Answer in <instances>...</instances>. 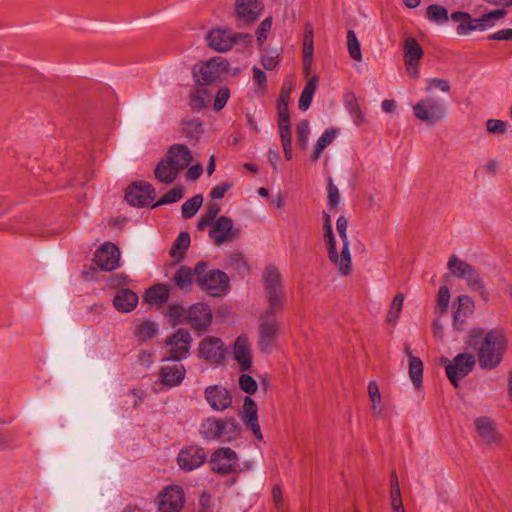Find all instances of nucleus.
<instances>
[{
    "label": "nucleus",
    "instance_id": "obj_3",
    "mask_svg": "<svg viewBox=\"0 0 512 512\" xmlns=\"http://www.w3.org/2000/svg\"><path fill=\"white\" fill-rule=\"evenodd\" d=\"M194 274L196 283L210 296L224 295L229 288V278L226 273L209 268L204 262H199L195 266Z\"/></svg>",
    "mask_w": 512,
    "mask_h": 512
},
{
    "label": "nucleus",
    "instance_id": "obj_28",
    "mask_svg": "<svg viewBox=\"0 0 512 512\" xmlns=\"http://www.w3.org/2000/svg\"><path fill=\"white\" fill-rule=\"evenodd\" d=\"M138 304V296L130 289H120L113 299L114 308L122 313L131 312Z\"/></svg>",
    "mask_w": 512,
    "mask_h": 512
},
{
    "label": "nucleus",
    "instance_id": "obj_33",
    "mask_svg": "<svg viewBox=\"0 0 512 512\" xmlns=\"http://www.w3.org/2000/svg\"><path fill=\"white\" fill-rule=\"evenodd\" d=\"M241 427L233 417L222 419L220 438L224 441H233L240 435Z\"/></svg>",
    "mask_w": 512,
    "mask_h": 512
},
{
    "label": "nucleus",
    "instance_id": "obj_48",
    "mask_svg": "<svg viewBox=\"0 0 512 512\" xmlns=\"http://www.w3.org/2000/svg\"><path fill=\"white\" fill-rule=\"evenodd\" d=\"M184 195L182 186H175L169 190L153 207L170 204L179 201Z\"/></svg>",
    "mask_w": 512,
    "mask_h": 512
},
{
    "label": "nucleus",
    "instance_id": "obj_56",
    "mask_svg": "<svg viewBox=\"0 0 512 512\" xmlns=\"http://www.w3.org/2000/svg\"><path fill=\"white\" fill-rule=\"evenodd\" d=\"M229 97H230L229 89L227 87H221L218 90L217 95L215 97L214 109L216 111H220L221 109H223L224 106L226 105Z\"/></svg>",
    "mask_w": 512,
    "mask_h": 512
},
{
    "label": "nucleus",
    "instance_id": "obj_59",
    "mask_svg": "<svg viewBox=\"0 0 512 512\" xmlns=\"http://www.w3.org/2000/svg\"><path fill=\"white\" fill-rule=\"evenodd\" d=\"M348 107H349V112L353 118L354 123L356 125L362 124L364 121V115H363L358 103L356 102V100L352 99L349 102Z\"/></svg>",
    "mask_w": 512,
    "mask_h": 512
},
{
    "label": "nucleus",
    "instance_id": "obj_12",
    "mask_svg": "<svg viewBox=\"0 0 512 512\" xmlns=\"http://www.w3.org/2000/svg\"><path fill=\"white\" fill-rule=\"evenodd\" d=\"M192 338L188 331L179 329L166 340V349L170 359L181 361L186 359L190 352Z\"/></svg>",
    "mask_w": 512,
    "mask_h": 512
},
{
    "label": "nucleus",
    "instance_id": "obj_32",
    "mask_svg": "<svg viewBox=\"0 0 512 512\" xmlns=\"http://www.w3.org/2000/svg\"><path fill=\"white\" fill-rule=\"evenodd\" d=\"M169 294L170 291L166 285L156 284L147 290L145 300L149 304L161 305L168 300Z\"/></svg>",
    "mask_w": 512,
    "mask_h": 512
},
{
    "label": "nucleus",
    "instance_id": "obj_24",
    "mask_svg": "<svg viewBox=\"0 0 512 512\" xmlns=\"http://www.w3.org/2000/svg\"><path fill=\"white\" fill-rule=\"evenodd\" d=\"M474 423L477 434L483 444L491 445L500 442L501 436L493 420L488 417H479L475 419Z\"/></svg>",
    "mask_w": 512,
    "mask_h": 512
},
{
    "label": "nucleus",
    "instance_id": "obj_53",
    "mask_svg": "<svg viewBox=\"0 0 512 512\" xmlns=\"http://www.w3.org/2000/svg\"><path fill=\"white\" fill-rule=\"evenodd\" d=\"M486 128L491 134H504L507 131V123L499 119H489Z\"/></svg>",
    "mask_w": 512,
    "mask_h": 512
},
{
    "label": "nucleus",
    "instance_id": "obj_57",
    "mask_svg": "<svg viewBox=\"0 0 512 512\" xmlns=\"http://www.w3.org/2000/svg\"><path fill=\"white\" fill-rule=\"evenodd\" d=\"M278 123H288L290 122V116L288 111V102L285 97H281L278 103Z\"/></svg>",
    "mask_w": 512,
    "mask_h": 512
},
{
    "label": "nucleus",
    "instance_id": "obj_22",
    "mask_svg": "<svg viewBox=\"0 0 512 512\" xmlns=\"http://www.w3.org/2000/svg\"><path fill=\"white\" fill-rule=\"evenodd\" d=\"M206 453L203 448L197 446H189L183 448L178 456L177 462L179 467L184 471H192L200 467L206 460Z\"/></svg>",
    "mask_w": 512,
    "mask_h": 512
},
{
    "label": "nucleus",
    "instance_id": "obj_40",
    "mask_svg": "<svg viewBox=\"0 0 512 512\" xmlns=\"http://www.w3.org/2000/svg\"><path fill=\"white\" fill-rule=\"evenodd\" d=\"M426 16L430 21L436 24H444L449 19L448 10L443 6L436 4L430 5L427 8Z\"/></svg>",
    "mask_w": 512,
    "mask_h": 512
},
{
    "label": "nucleus",
    "instance_id": "obj_43",
    "mask_svg": "<svg viewBox=\"0 0 512 512\" xmlns=\"http://www.w3.org/2000/svg\"><path fill=\"white\" fill-rule=\"evenodd\" d=\"M390 482H391L390 497H391L392 510L403 509L404 507H403L402 498H401L400 486H399L398 478L395 473H392Z\"/></svg>",
    "mask_w": 512,
    "mask_h": 512
},
{
    "label": "nucleus",
    "instance_id": "obj_63",
    "mask_svg": "<svg viewBox=\"0 0 512 512\" xmlns=\"http://www.w3.org/2000/svg\"><path fill=\"white\" fill-rule=\"evenodd\" d=\"M231 188V184L229 183H222V184H219L217 186H215L214 188H212L211 192H210V196L212 199H222L224 197V195L226 194V192Z\"/></svg>",
    "mask_w": 512,
    "mask_h": 512
},
{
    "label": "nucleus",
    "instance_id": "obj_34",
    "mask_svg": "<svg viewBox=\"0 0 512 512\" xmlns=\"http://www.w3.org/2000/svg\"><path fill=\"white\" fill-rule=\"evenodd\" d=\"M317 83L318 77L316 75L310 77V79L306 83L299 99V108L301 110L306 111L307 109H309L313 99V95L317 89Z\"/></svg>",
    "mask_w": 512,
    "mask_h": 512
},
{
    "label": "nucleus",
    "instance_id": "obj_16",
    "mask_svg": "<svg viewBox=\"0 0 512 512\" xmlns=\"http://www.w3.org/2000/svg\"><path fill=\"white\" fill-rule=\"evenodd\" d=\"M204 398L209 407L216 412H222L232 405V395L222 385L207 386L204 390Z\"/></svg>",
    "mask_w": 512,
    "mask_h": 512
},
{
    "label": "nucleus",
    "instance_id": "obj_39",
    "mask_svg": "<svg viewBox=\"0 0 512 512\" xmlns=\"http://www.w3.org/2000/svg\"><path fill=\"white\" fill-rule=\"evenodd\" d=\"M193 275L195 276L190 268L182 266L175 273L174 281L181 290H189L193 283Z\"/></svg>",
    "mask_w": 512,
    "mask_h": 512
},
{
    "label": "nucleus",
    "instance_id": "obj_37",
    "mask_svg": "<svg viewBox=\"0 0 512 512\" xmlns=\"http://www.w3.org/2000/svg\"><path fill=\"white\" fill-rule=\"evenodd\" d=\"M463 279L467 281V284L471 288V290L478 292L479 296L487 302L489 299L488 293L483 285L482 280L479 275L476 273L475 269H471V272L467 274Z\"/></svg>",
    "mask_w": 512,
    "mask_h": 512
},
{
    "label": "nucleus",
    "instance_id": "obj_13",
    "mask_svg": "<svg viewBox=\"0 0 512 512\" xmlns=\"http://www.w3.org/2000/svg\"><path fill=\"white\" fill-rule=\"evenodd\" d=\"M423 49L414 37H406L403 43V59L408 75L417 79L419 77V63L423 57Z\"/></svg>",
    "mask_w": 512,
    "mask_h": 512
},
{
    "label": "nucleus",
    "instance_id": "obj_52",
    "mask_svg": "<svg viewBox=\"0 0 512 512\" xmlns=\"http://www.w3.org/2000/svg\"><path fill=\"white\" fill-rule=\"evenodd\" d=\"M368 395L372 403V408L374 411H378L381 403V394L379 390V386L376 381H371L368 384Z\"/></svg>",
    "mask_w": 512,
    "mask_h": 512
},
{
    "label": "nucleus",
    "instance_id": "obj_17",
    "mask_svg": "<svg viewBox=\"0 0 512 512\" xmlns=\"http://www.w3.org/2000/svg\"><path fill=\"white\" fill-rule=\"evenodd\" d=\"M238 234L239 230L234 228L232 219L226 216L218 218L209 231V237L218 246L236 239Z\"/></svg>",
    "mask_w": 512,
    "mask_h": 512
},
{
    "label": "nucleus",
    "instance_id": "obj_45",
    "mask_svg": "<svg viewBox=\"0 0 512 512\" xmlns=\"http://www.w3.org/2000/svg\"><path fill=\"white\" fill-rule=\"evenodd\" d=\"M203 203V196L198 194L192 197L191 199L184 202L182 205V216L184 218L193 217Z\"/></svg>",
    "mask_w": 512,
    "mask_h": 512
},
{
    "label": "nucleus",
    "instance_id": "obj_41",
    "mask_svg": "<svg viewBox=\"0 0 512 512\" xmlns=\"http://www.w3.org/2000/svg\"><path fill=\"white\" fill-rule=\"evenodd\" d=\"M190 245V235L187 232H181L176 240L174 241V244L171 249V256L181 257L184 252L188 249Z\"/></svg>",
    "mask_w": 512,
    "mask_h": 512
},
{
    "label": "nucleus",
    "instance_id": "obj_15",
    "mask_svg": "<svg viewBox=\"0 0 512 512\" xmlns=\"http://www.w3.org/2000/svg\"><path fill=\"white\" fill-rule=\"evenodd\" d=\"M238 457L231 448H220L210 458L211 469L221 475L233 472L237 466Z\"/></svg>",
    "mask_w": 512,
    "mask_h": 512
},
{
    "label": "nucleus",
    "instance_id": "obj_7",
    "mask_svg": "<svg viewBox=\"0 0 512 512\" xmlns=\"http://www.w3.org/2000/svg\"><path fill=\"white\" fill-rule=\"evenodd\" d=\"M247 38H250L248 34L235 33L232 29L221 27L211 29L206 35L209 47L221 53L229 51L237 41Z\"/></svg>",
    "mask_w": 512,
    "mask_h": 512
},
{
    "label": "nucleus",
    "instance_id": "obj_62",
    "mask_svg": "<svg viewBox=\"0 0 512 512\" xmlns=\"http://www.w3.org/2000/svg\"><path fill=\"white\" fill-rule=\"evenodd\" d=\"M328 204L332 207H336L339 203V191L337 187L332 183V181H329L328 184Z\"/></svg>",
    "mask_w": 512,
    "mask_h": 512
},
{
    "label": "nucleus",
    "instance_id": "obj_60",
    "mask_svg": "<svg viewBox=\"0 0 512 512\" xmlns=\"http://www.w3.org/2000/svg\"><path fill=\"white\" fill-rule=\"evenodd\" d=\"M278 55L279 54L276 51H272L264 55L261 60L263 67L267 70L274 69L278 64Z\"/></svg>",
    "mask_w": 512,
    "mask_h": 512
},
{
    "label": "nucleus",
    "instance_id": "obj_10",
    "mask_svg": "<svg viewBox=\"0 0 512 512\" xmlns=\"http://www.w3.org/2000/svg\"><path fill=\"white\" fill-rule=\"evenodd\" d=\"M231 355L242 372L250 371L253 365V350L249 337L239 335L231 345Z\"/></svg>",
    "mask_w": 512,
    "mask_h": 512
},
{
    "label": "nucleus",
    "instance_id": "obj_14",
    "mask_svg": "<svg viewBox=\"0 0 512 512\" xmlns=\"http://www.w3.org/2000/svg\"><path fill=\"white\" fill-rule=\"evenodd\" d=\"M183 321L189 323L196 330H205L212 322V311L204 303H196L188 309H182Z\"/></svg>",
    "mask_w": 512,
    "mask_h": 512
},
{
    "label": "nucleus",
    "instance_id": "obj_20",
    "mask_svg": "<svg viewBox=\"0 0 512 512\" xmlns=\"http://www.w3.org/2000/svg\"><path fill=\"white\" fill-rule=\"evenodd\" d=\"M155 197V190L147 182H139L131 185L126 193L125 199L132 206L150 205Z\"/></svg>",
    "mask_w": 512,
    "mask_h": 512
},
{
    "label": "nucleus",
    "instance_id": "obj_47",
    "mask_svg": "<svg viewBox=\"0 0 512 512\" xmlns=\"http://www.w3.org/2000/svg\"><path fill=\"white\" fill-rule=\"evenodd\" d=\"M210 95L205 88H198L190 94V102L194 108L201 109L208 105Z\"/></svg>",
    "mask_w": 512,
    "mask_h": 512
},
{
    "label": "nucleus",
    "instance_id": "obj_23",
    "mask_svg": "<svg viewBox=\"0 0 512 512\" xmlns=\"http://www.w3.org/2000/svg\"><path fill=\"white\" fill-rule=\"evenodd\" d=\"M186 369L183 364L178 361L165 364L161 367L159 379L162 385L173 388L179 386L184 380Z\"/></svg>",
    "mask_w": 512,
    "mask_h": 512
},
{
    "label": "nucleus",
    "instance_id": "obj_25",
    "mask_svg": "<svg viewBox=\"0 0 512 512\" xmlns=\"http://www.w3.org/2000/svg\"><path fill=\"white\" fill-rule=\"evenodd\" d=\"M257 412L258 409L255 401L248 396L245 397L243 403L242 420L246 427L253 432L254 436L259 441H261L263 439V435L258 422Z\"/></svg>",
    "mask_w": 512,
    "mask_h": 512
},
{
    "label": "nucleus",
    "instance_id": "obj_38",
    "mask_svg": "<svg viewBox=\"0 0 512 512\" xmlns=\"http://www.w3.org/2000/svg\"><path fill=\"white\" fill-rule=\"evenodd\" d=\"M447 267L453 275L462 279L471 272V269H473L470 264L458 259L456 256H451L449 258Z\"/></svg>",
    "mask_w": 512,
    "mask_h": 512
},
{
    "label": "nucleus",
    "instance_id": "obj_58",
    "mask_svg": "<svg viewBox=\"0 0 512 512\" xmlns=\"http://www.w3.org/2000/svg\"><path fill=\"white\" fill-rule=\"evenodd\" d=\"M199 512H214L212 497L206 492H202L199 496Z\"/></svg>",
    "mask_w": 512,
    "mask_h": 512
},
{
    "label": "nucleus",
    "instance_id": "obj_21",
    "mask_svg": "<svg viewBox=\"0 0 512 512\" xmlns=\"http://www.w3.org/2000/svg\"><path fill=\"white\" fill-rule=\"evenodd\" d=\"M264 9L261 0H236L235 15L238 21L251 24L255 22Z\"/></svg>",
    "mask_w": 512,
    "mask_h": 512
},
{
    "label": "nucleus",
    "instance_id": "obj_42",
    "mask_svg": "<svg viewBox=\"0 0 512 512\" xmlns=\"http://www.w3.org/2000/svg\"><path fill=\"white\" fill-rule=\"evenodd\" d=\"M403 302H404V295L402 293H398L392 303H391V307L387 313V322L390 323V324H396V322L398 321L399 319V316L401 314V311H402V307H403Z\"/></svg>",
    "mask_w": 512,
    "mask_h": 512
},
{
    "label": "nucleus",
    "instance_id": "obj_18",
    "mask_svg": "<svg viewBox=\"0 0 512 512\" xmlns=\"http://www.w3.org/2000/svg\"><path fill=\"white\" fill-rule=\"evenodd\" d=\"M226 354L224 342L217 337H205L199 344V356L210 363L220 364Z\"/></svg>",
    "mask_w": 512,
    "mask_h": 512
},
{
    "label": "nucleus",
    "instance_id": "obj_4",
    "mask_svg": "<svg viewBox=\"0 0 512 512\" xmlns=\"http://www.w3.org/2000/svg\"><path fill=\"white\" fill-rule=\"evenodd\" d=\"M264 288L268 299V313H279L284 308L285 295L279 270L269 266L263 273Z\"/></svg>",
    "mask_w": 512,
    "mask_h": 512
},
{
    "label": "nucleus",
    "instance_id": "obj_51",
    "mask_svg": "<svg viewBox=\"0 0 512 512\" xmlns=\"http://www.w3.org/2000/svg\"><path fill=\"white\" fill-rule=\"evenodd\" d=\"M239 387L248 394H254L257 391L258 384L250 375L242 374L239 377Z\"/></svg>",
    "mask_w": 512,
    "mask_h": 512
},
{
    "label": "nucleus",
    "instance_id": "obj_49",
    "mask_svg": "<svg viewBox=\"0 0 512 512\" xmlns=\"http://www.w3.org/2000/svg\"><path fill=\"white\" fill-rule=\"evenodd\" d=\"M297 141L302 148H306L309 135H310V125L307 120H301L297 124Z\"/></svg>",
    "mask_w": 512,
    "mask_h": 512
},
{
    "label": "nucleus",
    "instance_id": "obj_64",
    "mask_svg": "<svg viewBox=\"0 0 512 512\" xmlns=\"http://www.w3.org/2000/svg\"><path fill=\"white\" fill-rule=\"evenodd\" d=\"M489 40H511L512 39V29H503L499 30L493 34H490L488 36Z\"/></svg>",
    "mask_w": 512,
    "mask_h": 512
},
{
    "label": "nucleus",
    "instance_id": "obj_61",
    "mask_svg": "<svg viewBox=\"0 0 512 512\" xmlns=\"http://www.w3.org/2000/svg\"><path fill=\"white\" fill-rule=\"evenodd\" d=\"M279 135L282 144L292 143L290 122L278 123Z\"/></svg>",
    "mask_w": 512,
    "mask_h": 512
},
{
    "label": "nucleus",
    "instance_id": "obj_5",
    "mask_svg": "<svg viewBox=\"0 0 512 512\" xmlns=\"http://www.w3.org/2000/svg\"><path fill=\"white\" fill-rule=\"evenodd\" d=\"M413 114L416 119L428 126H433L442 121L446 116L444 104L433 97L420 99L413 105Z\"/></svg>",
    "mask_w": 512,
    "mask_h": 512
},
{
    "label": "nucleus",
    "instance_id": "obj_44",
    "mask_svg": "<svg viewBox=\"0 0 512 512\" xmlns=\"http://www.w3.org/2000/svg\"><path fill=\"white\" fill-rule=\"evenodd\" d=\"M347 47L349 55L352 59H354L355 61L362 60L360 42L357 38L356 33L353 30H349L347 33Z\"/></svg>",
    "mask_w": 512,
    "mask_h": 512
},
{
    "label": "nucleus",
    "instance_id": "obj_46",
    "mask_svg": "<svg viewBox=\"0 0 512 512\" xmlns=\"http://www.w3.org/2000/svg\"><path fill=\"white\" fill-rule=\"evenodd\" d=\"M303 57H313L314 55V35L313 26L310 23L305 25V32L303 36Z\"/></svg>",
    "mask_w": 512,
    "mask_h": 512
},
{
    "label": "nucleus",
    "instance_id": "obj_11",
    "mask_svg": "<svg viewBox=\"0 0 512 512\" xmlns=\"http://www.w3.org/2000/svg\"><path fill=\"white\" fill-rule=\"evenodd\" d=\"M185 503V494L178 485L164 488L157 499V506L161 512H180Z\"/></svg>",
    "mask_w": 512,
    "mask_h": 512
},
{
    "label": "nucleus",
    "instance_id": "obj_50",
    "mask_svg": "<svg viewBox=\"0 0 512 512\" xmlns=\"http://www.w3.org/2000/svg\"><path fill=\"white\" fill-rule=\"evenodd\" d=\"M450 302V291L448 287L442 286L438 292V305H437V313L444 314L447 312L448 306Z\"/></svg>",
    "mask_w": 512,
    "mask_h": 512
},
{
    "label": "nucleus",
    "instance_id": "obj_27",
    "mask_svg": "<svg viewBox=\"0 0 512 512\" xmlns=\"http://www.w3.org/2000/svg\"><path fill=\"white\" fill-rule=\"evenodd\" d=\"M166 157L179 172L187 168L193 160L190 149L183 144L172 145L169 148Z\"/></svg>",
    "mask_w": 512,
    "mask_h": 512
},
{
    "label": "nucleus",
    "instance_id": "obj_36",
    "mask_svg": "<svg viewBox=\"0 0 512 512\" xmlns=\"http://www.w3.org/2000/svg\"><path fill=\"white\" fill-rule=\"evenodd\" d=\"M409 376L416 388L422 385L423 380V362L419 357L410 356Z\"/></svg>",
    "mask_w": 512,
    "mask_h": 512
},
{
    "label": "nucleus",
    "instance_id": "obj_30",
    "mask_svg": "<svg viewBox=\"0 0 512 512\" xmlns=\"http://www.w3.org/2000/svg\"><path fill=\"white\" fill-rule=\"evenodd\" d=\"M178 169L166 158L161 160L155 168V177L162 183H172L178 175Z\"/></svg>",
    "mask_w": 512,
    "mask_h": 512
},
{
    "label": "nucleus",
    "instance_id": "obj_26",
    "mask_svg": "<svg viewBox=\"0 0 512 512\" xmlns=\"http://www.w3.org/2000/svg\"><path fill=\"white\" fill-rule=\"evenodd\" d=\"M458 306L454 312L453 327L456 331H463L466 328V318L473 313L475 305L473 300L467 295H461L457 298Z\"/></svg>",
    "mask_w": 512,
    "mask_h": 512
},
{
    "label": "nucleus",
    "instance_id": "obj_55",
    "mask_svg": "<svg viewBox=\"0 0 512 512\" xmlns=\"http://www.w3.org/2000/svg\"><path fill=\"white\" fill-rule=\"evenodd\" d=\"M439 89L442 92H449L450 91V84L447 80L441 79V78H431L427 80V87L426 91L430 92L432 89Z\"/></svg>",
    "mask_w": 512,
    "mask_h": 512
},
{
    "label": "nucleus",
    "instance_id": "obj_19",
    "mask_svg": "<svg viewBox=\"0 0 512 512\" xmlns=\"http://www.w3.org/2000/svg\"><path fill=\"white\" fill-rule=\"evenodd\" d=\"M120 251L118 247L106 242L100 246L94 254V262L102 270L112 271L119 266Z\"/></svg>",
    "mask_w": 512,
    "mask_h": 512
},
{
    "label": "nucleus",
    "instance_id": "obj_54",
    "mask_svg": "<svg viewBox=\"0 0 512 512\" xmlns=\"http://www.w3.org/2000/svg\"><path fill=\"white\" fill-rule=\"evenodd\" d=\"M272 27V18H265L258 26L256 34L257 40L260 44H263L267 39V33L271 30Z\"/></svg>",
    "mask_w": 512,
    "mask_h": 512
},
{
    "label": "nucleus",
    "instance_id": "obj_29",
    "mask_svg": "<svg viewBox=\"0 0 512 512\" xmlns=\"http://www.w3.org/2000/svg\"><path fill=\"white\" fill-rule=\"evenodd\" d=\"M134 333L140 342L153 338L158 331L157 324L150 319H139L134 322Z\"/></svg>",
    "mask_w": 512,
    "mask_h": 512
},
{
    "label": "nucleus",
    "instance_id": "obj_6",
    "mask_svg": "<svg viewBox=\"0 0 512 512\" xmlns=\"http://www.w3.org/2000/svg\"><path fill=\"white\" fill-rule=\"evenodd\" d=\"M228 65L225 58L221 56L213 57L195 65L193 75L199 85L206 86L219 79L227 71Z\"/></svg>",
    "mask_w": 512,
    "mask_h": 512
},
{
    "label": "nucleus",
    "instance_id": "obj_31",
    "mask_svg": "<svg viewBox=\"0 0 512 512\" xmlns=\"http://www.w3.org/2000/svg\"><path fill=\"white\" fill-rule=\"evenodd\" d=\"M222 419L216 417H208L202 421L200 425V433L203 438L215 440L220 438Z\"/></svg>",
    "mask_w": 512,
    "mask_h": 512
},
{
    "label": "nucleus",
    "instance_id": "obj_2",
    "mask_svg": "<svg viewBox=\"0 0 512 512\" xmlns=\"http://www.w3.org/2000/svg\"><path fill=\"white\" fill-rule=\"evenodd\" d=\"M347 228V219L344 216H340L336 221V230L341 241V247L338 249L330 216H325L323 226V239L327 247L328 258L337 268L338 272L343 276L349 275L352 270L350 243L347 235Z\"/></svg>",
    "mask_w": 512,
    "mask_h": 512
},
{
    "label": "nucleus",
    "instance_id": "obj_1",
    "mask_svg": "<svg viewBox=\"0 0 512 512\" xmlns=\"http://www.w3.org/2000/svg\"><path fill=\"white\" fill-rule=\"evenodd\" d=\"M467 344L477 348L476 359L480 368L492 370L503 361L508 340L501 330L494 329L484 333L481 328H474L468 333Z\"/></svg>",
    "mask_w": 512,
    "mask_h": 512
},
{
    "label": "nucleus",
    "instance_id": "obj_8",
    "mask_svg": "<svg viewBox=\"0 0 512 512\" xmlns=\"http://www.w3.org/2000/svg\"><path fill=\"white\" fill-rule=\"evenodd\" d=\"M275 314L268 313V309H266L259 318L258 346L263 352H268L272 349L279 332L278 321L272 317Z\"/></svg>",
    "mask_w": 512,
    "mask_h": 512
},
{
    "label": "nucleus",
    "instance_id": "obj_9",
    "mask_svg": "<svg viewBox=\"0 0 512 512\" xmlns=\"http://www.w3.org/2000/svg\"><path fill=\"white\" fill-rule=\"evenodd\" d=\"M476 361V357L471 353H459L446 365L447 377L455 387L473 370Z\"/></svg>",
    "mask_w": 512,
    "mask_h": 512
},
{
    "label": "nucleus",
    "instance_id": "obj_35",
    "mask_svg": "<svg viewBox=\"0 0 512 512\" xmlns=\"http://www.w3.org/2000/svg\"><path fill=\"white\" fill-rule=\"evenodd\" d=\"M337 135V131L334 129H328L323 132V134L318 138L317 143L314 147V151L312 154V160L317 161L323 150L332 143Z\"/></svg>",
    "mask_w": 512,
    "mask_h": 512
}]
</instances>
